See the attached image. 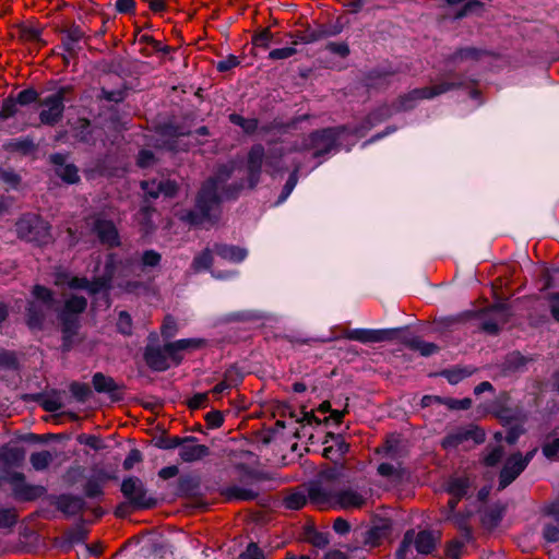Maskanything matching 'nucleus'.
Segmentation results:
<instances>
[{
  "label": "nucleus",
  "mask_w": 559,
  "mask_h": 559,
  "mask_svg": "<svg viewBox=\"0 0 559 559\" xmlns=\"http://www.w3.org/2000/svg\"><path fill=\"white\" fill-rule=\"evenodd\" d=\"M234 170L233 165H218L214 175L202 182L195 194L193 209L185 211L180 219L194 227L204 223L217 224L221 219L223 204L221 188L231 178Z\"/></svg>",
  "instance_id": "1"
},
{
  "label": "nucleus",
  "mask_w": 559,
  "mask_h": 559,
  "mask_svg": "<svg viewBox=\"0 0 559 559\" xmlns=\"http://www.w3.org/2000/svg\"><path fill=\"white\" fill-rule=\"evenodd\" d=\"M88 306L87 299L82 295L72 294L63 305L56 309L58 329L61 334L60 350L63 354L70 353L75 345L83 341L81 336L82 314Z\"/></svg>",
  "instance_id": "2"
},
{
  "label": "nucleus",
  "mask_w": 559,
  "mask_h": 559,
  "mask_svg": "<svg viewBox=\"0 0 559 559\" xmlns=\"http://www.w3.org/2000/svg\"><path fill=\"white\" fill-rule=\"evenodd\" d=\"M350 484V475L344 463L325 464L316 478L306 485V491L311 503L323 507L331 502L336 489Z\"/></svg>",
  "instance_id": "3"
},
{
  "label": "nucleus",
  "mask_w": 559,
  "mask_h": 559,
  "mask_svg": "<svg viewBox=\"0 0 559 559\" xmlns=\"http://www.w3.org/2000/svg\"><path fill=\"white\" fill-rule=\"evenodd\" d=\"M447 80H442L432 86L417 87L407 93L399 95L391 104L394 112H407L415 109L423 99H432L450 91L461 90L466 86V76L454 70L444 74Z\"/></svg>",
  "instance_id": "4"
},
{
  "label": "nucleus",
  "mask_w": 559,
  "mask_h": 559,
  "mask_svg": "<svg viewBox=\"0 0 559 559\" xmlns=\"http://www.w3.org/2000/svg\"><path fill=\"white\" fill-rule=\"evenodd\" d=\"M343 337L362 344L399 341L413 350L412 344L416 343L419 336L412 334L408 331V326L404 325L389 329H348L344 331Z\"/></svg>",
  "instance_id": "5"
},
{
  "label": "nucleus",
  "mask_w": 559,
  "mask_h": 559,
  "mask_svg": "<svg viewBox=\"0 0 559 559\" xmlns=\"http://www.w3.org/2000/svg\"><path fill=\"white\" fill-rule=\"evenodd\" d=\"M15 233L20 240L34 247L41 248L53 242L51 225L38 214H23L15 223Z\"/></svg>",
  "instance_id": "6"
},
{
  "label": "nucleus",
  "mask_w": 559,
  "mask_h": 559,
  "mask_svg": "<svg viewBox=\"0 0 559 559\" xmlns=\"http://www.w3.org/2000/svg\"><path fill=\"white\" fill-rule=\"evenodd\" d=\"M34 300H28L25 307V323L31 331H43L46 322V311L53 308L57 302L55 292L40 284L32 288Z\"/></svg>",
  "instance_id": "7"
},
{
  "label": "nucleus",
  "mask_w": 559,
  "mask_h": 559,
  "mask_svg": "<svg viewBox=\"0 0 559 559\" xmlns=\"http://www.w3.org/2000/svg\"><path fill=\"white\" fill-rule=\"evenodd\" d=\"M347 131V126L326 127L304 136V147L312 151L313 158L324 157L338 150V140Z\"/></svg>",
  "instance_id": "8"
},
{
  "label": "nucleus",
  "mask_w": 559,
  "mask_h": 559,
  "mask_svg": "<svg viewBox=\"0 0 559 559\" xmlns=\"http://www.w3.org/2000/svg\"><path fill=\"white\" fill-rule=\"evenodd\" d=\"M486 412L498 419L503 427L513 423H524L526 419L523 407L519 404H513L512 397L507 391H501L490 401L486 405Z\"/></svg>",
  "instance_id": "9"
},
{
  "label": "nucleus",
  "mask_w": 559,
  "mask_h": 559,
  "mask_svg": "<svg viewBox=\"0 0 559 559\" xmlns=\"http://www.w3.org/2000/svg\"><path fill=\"white\" fill-rule=\"evenodd\" d=\"M71 85L60 86L53 94L39 100V105L45 107L39 112V121L44 126L55 127L64 116L67 94L71 93Z\"/></svg>",
  "instance_id": "10"
},
{
  "label": "nucleus",
  "mask_w": 559,
  "mask_h": 559,
  "mask_svg": "<svg viewBox=\"0 0 559 559\" xmlns=\"http://www.w3.org/2000/svg\"><path fill=\"white\" fill-rule=\"evenodd\" d=\"M120 491L136 510H151L158 503L156 498L147 496L145 484L136 476L124 477L120 485Z\"/></svg>",
  "instance_id": "11"
},
{
  "label": "nucleus",
  "mask_w": 559,
  "mask_h": 559,
  "mask_svg": "<svg viewBox=\"0 0 559 559\" xmlns=\"http://www.w3.org/2000/svg\"><path fill=\"white\" fill-rule=\"evenodd\" d=\"M399 69L389 60H384L373 68L362 71L360 83L368 91H385L393 82Z\"/></svg>",
  "instance_id": "12"
},
{
  "label": "nucleus",
  "mask_w": 559,
  "mask_h": 559,
  "mask_svg": "<svg viewBox=\"0 0 559 559\" xmlns=\"http://www.w3.org/2000/svg\"><path fill=\"white\" fill-rule=\"evenodd\" d=\"M47 500L67 519L81 518L83 512L90 510V504L85 497L73 492L49 493L47 495Z\"/></svg>",
  "instance_id": "13"
},
{
  "label": "nucleus",
  "mask_w": 559,
  "mask_h": 559,
  "mask_svg": "<svg viewBox=\"0 0 559 559\" xmlns=\"http://www.w3.org/2000/svg\"><path fill=\"white\" fill-rule=\"evenodd\" d=\"M467 440H473L476 444H481L486 440V433L483 428L471 424L467 427H457L448 432L440 444L443 450H453Z\"/></svg>",
  "instance_id": "14"
},
{
  "label": "nucleus",
  "mask_w": 559,
  "mask_h": 559,
  "mask_svg": "<svg viewBox=\"0 0 559 559\" xmlns=\"http://www.w3.org/2000/svg\"><path fill=\"white\" fill-rule=\"evenodd\" d=\"M10 485L12 486L13 497L20 501H35L48 495L45 486L27 484L25 475L21 472L11 473Z\"/></svg>",
  "instance_id": "15"
},
{
  "label": "nucleus",
  "mask_w": 559,
  "mask_h": 559,
  "mask_svg": "<svg viewBox=\"0 0 559 559\" xmlns=\"http://www.w3.org/2000/svg\"><path fill=\"white\" fill-rule=\"evenodd\" d=\"M59 34L61 37V44L58 45V48H62V51L69 53L72 57H78L80 51H82V41L87 44L91 39L90 36H86L83 28L75 23L68 27L61 28Z\"/></svg>",
  "instance_id": "16"
},
{
  "label": "nucleus",
  "mask_w": 559,
  "mask_h": 559,
  "mask_svg": "<svg viewBox=\"0 0 559 559\" xmlns=\"http://www.w3.org/2000/svg\"><path fill=\"white\" fill-rule=\"evenodd\" d=\"M91 231L97 237L99 243L107 249H115L121 246L119 230L111 219L103 217L95 218Z\"/></svg>",
  "instance_id": "17"
},
{
  "label": "nucleus",
  "mask_w": 559,
  "mask_h": 559,
  "mask_svg": "<svg viewBox=\"0 0 559 559\" xmlns=\"http://www.w3.org/2000/svg\"><path fill=\"white\" fill-rule=\"evenodd\" d=\"M265 158L264 146L260 143L253 144L247 156L248 188L253 190L259 185L262 174V166Z\"/></svg>",
  "instance_id": "18"
},
{
  "label": "nucleus",
  "mask_w": 559,
  "mask_h": 559,
  "mask_svg": "<svg viewBox=\"0 0 559 559\" xmlns=\"http://www.w3.org/2000/svg\"><path fill=\"white\" fill-rule=\"evenodd\" d=\"M110 258L114 277H128L136 273L139 267V259L136 253L120 255L118 252L109 251L105 254V263H108Z\"/></svg>",
  "instance_id": "19"
},
{
  "label": "nucleus",
  "mask_w": 559,
  "mask_h": 559,
  "mask_svg": "<svg viewBox=\"0 0 559 559\" xmlns=\"http://www.w3.org/2000/svg\"><path fill=\"white\" fill-rule=\"evenodd\" d=\"M64 391L51 389L48 392L29 393L23 395V401L37 403L45 412L56 413L63 407L61 396Z\"/></svg>",
  "instance_id": "20"
},
{
  "label": "nucleus",
  "mask_w": 559,
  "mask_h": 559,
  "mask_svg": "<svg viewBox=\"0 0 559 559\" xmlns=\"http://www.w3.org/2000/svg\"><path fill=\"white\" fill-rule=\"evenodd\" d=\"M49 162L53 166L57 177H59L67 185H76L81 178L79 168L73 163H67V156L62 153H53L49 156Z\"/></svg>",
  "instance_id": "21"
},
{
  "label": "nucleus",
  "mask_w": 559,
  "mask_h": 559,
  "mask_svg": "<svg viewBox=\"0 0 559 559\" xmlns=\"http://www.w3.org/2000/svg\"><path fill=\"white\" fill-rule=\"evenodd\" d=\"M366 504V498L350 488H338L331 497V506L335 509H360Z\"/></svg>",
  "instance_id": "22"
},
{
  "label": "nucleus",
  "mask_w": 559,
  "mask_h": 559,
  "mask_svg": "<svg viewBox=\"0 0 559 559\" xmlns=\"http://www.w3.org/2000/svg\"><path fill=\"white\" fill-rule=\"evenodd\" d=\"M115 277L112 276V264L111 258L108 260V263H104V270L102 275L94 276L92 281H90V286L87 287V293L91 296H96L100 293H104L106 302L109 305V293L112 289Z\"/></svg>",
  "instance_id": "23"
},
{
  "label": "nucleus",
  "mask_w": 559,
  "mask_h": 559,
  "mask_svg": "<svg viewBox=\"0 0 559 559\" xmlns=\"http://www.w3.org/2000/svg\"><path fill=\"white\" fill-rule=\"evenodd\" d=\"M92 384L97 393L108 394L112 402H120L123 400V385L118 384L114 378L96 372L92 377Z\"/></svg>",
  "instance_id": "24"
},
{
  "label": "nucleus",
  "mask_w": 559,
  "mask_h": 559,
  "mask_svg": "<svg viewBox=\"0 0 559 559\" xmlns=\"http://www.w3.org/2000/svg\"><path fill=\"white\" fill-rule=\"evenodd\" d=\"M329 442H332V444L323 448L322 456L333 463H338L337 461L349 451V444L345 441L343 435L334 432H326L322 443L326 444Z\"/></svg>",
  "instance_id": "25"
},
{
  "label": "nucleus",
  "mask_w": 559,
  "mask_h": 559,
  "mask_svg": "<svg viewBox=\"0 0 559 559\" xmlns=\"http://www.w3.org/2000/svg\"><path fill=\"white\" fill-rule=\"evenodd\" d=\"M491 55L492 52L486 48L466 46L456 48L452 53L444 58V61L447 64H457L467 60L479 61L484 57H489Z\"/></svg>",
  "instance_id": "26"
},
{
  "label": "nucleus",
  "mask_w": 559,
  "mask_h": 559,
  "mask_svg": "<svg viewBox=\"0 0 559 559\" xmlns=\"http://www.w3.org/2000/svg\"><path fill=\"white\" fill-rule=\"evenodd\" d=\"M143 359L147 367L156 372H164L170 368L164 347L148 343L144 347Z\"/></svg>",
  "instance_id": "27"
},
{
  "label": "nucleus",
  "mask_w": 559,
  "mask_h": 559,
  "mask_svg": "<svg viewBox=\"0 0 559 559\" xmlns=\"http://www.w3.org/2000/svg\"><path fill=\"white\" fill-rule=\"evenodd\" d=\"M488 312L500 313L503 317L502 323H506L508 321V318L511 314L509 305H507L504 302H498V304L491 305L489 308L465 311V312L459 314L457 317L448 318V319H445L448 321L447 325L449 326L452 323H459V322H464V321L473 319V318H479V317L485 316Z\"/></svg>",
  "instance_id": "28"
},
{
  "label": "nucleus",
  "mask_w": 559,
  "mask_h": 559,
  "mask_svg": "<svg viewBox=\"0 0 559 559\" xmlns=\"http://www.w3.org/2000/svg\"><path fill=\"white\" fill-rule=\"evenodd\" d=\"M524 469L525 467L518 461L514 453L511 454L499 473L498 490L506 489L524 472Z\"/></svg>",
  "instance_id": "29"
},
{
  "label": "nucleus",
  "mask_w": 559,
  "mask_h": 559,
  "mask_svg": "<svg viewBox=\"0 0 559 559\" xmlns=\"http://www.w3.org/2000/svg\"><path fill=\"white\" fill-rule=\"evenodd\" d=\"M84 519L81 516L79 522L74 525V527L64 532L62 537L60 538L58 546L63 551H70L74 545L85 543L88 531L84 528Z\"/></svg>",
  "instance_id": "30"
},
{
  "label": "nucleus",
  "mask_w": 559,
  "mask_h": 559,
  "mask_svg": "<svg viewBox=\"0 0 559 559\" xmlns=\"http://www.w3.org/2000/svg\"><path fill=\"white\" fill-rule=\"evenodd\" d=\"M441 539V532H435L431 530H421L418 533L415 532L413 545L419 555L428 556L431 555L437 544Z\"/></svg>",
  "instance_id": "31"
},
{
  "label": "nucleus",
  "mask_w": 559,
  "mask_h": 559,
  "mask_svg": "<svg viewBox=\"0 0 559 559\" xmlns=\"http://www.w3.org/2000/svg\"><path fill=\"white\" fill-rule=\"evenodd\" d=\"M392 524L386 519H380L364 533V544L370 547L379 546L381 540L391 534Z\"/></svg>",
  "instance_id": "32"
},
{
  "label": "nucleus",
  "mask_w": 559,
  "mask_h": 559,
  "mask_svg": "<svg viewBox=\"0 0 559 559\" xmlns=\"http://www.w3.org/2000/svg\"><path fill=\"white\" fill-rule=\"evenodd\" d=\"M213 251L221 259L231 263H241L248 257L247 249L236 245L215 242L213 245Z\"/></svg>",
  "instance_id": "33"
},
{
  "label": "nucleus",
  "mask_w": 559,
  "mask_h": 559,
  "mask_svg": "<svg viewBox=\"0 0 559 559\" xmlns=\"http://www.w3.org/2000/svg\"><path fill=\"white\" fill-rule=\"evenodd\" d=\"M506 512L507 504L498 501L481 513L480 523L486 530L492 531L500 525Z\"/></svg>",
  "instance_id": "34"
},
{
  "label": "nucleus",
  "mask_w": 559,
  "mask_h": 559,
  "mask_svg": "<svg viewBox=\"0 0 559 559\" xmlns=\"http://www.w3.org/2000/svg\"><path fill=\"white\" fill-rule=\"evenodd\" d=\"M221 496L227 502L253 501L259 497V492L251 488L230 485L221 489Z\"/></svg>",
  "instance_id": "35"
},
{
  "label": "nucleus",
  "mask_w": 559,
  "mask_h": 559,
  "mask_svg": "<svg viewBox=\"0 0 559 559\" xmlns=\"http://www.w3.org/2000/svg\"><path fill=\"white\" fill-rule=\"evenodd\" d=\"M178 448L179 457L186 463L200 461L210 455V448L207 445L195 444V442H182Z\"/></svg>",
  "instance_id": "36"
},
{
  "label": "nucleus",
  "mask_w": 559,
  "mask_h": 559,
  "mask_svg": "<svg viewBox=\"0 0 559 559\" xmlns=\"http://www.w3.org/2000/svg\"><path fill=\"white\" fill-rule=\"evenodd\" d=\"M236 469L241 474L240 481L258 483V481H274L276 476L274 473L263 469H255L247 465L246 463H239L236 465Z\"/></svg>",
  "instance_id": "37"
},
{
  "label": "nucleus",
  "mask_w": 559,
  "mask_h": 559,
  "mask_svg": "<svg viewBox=\"0 0 559 559\" xmlns=\"http://www.w3.org/2000/svg\"><path fill=\"white\" fill-rule=\"evenodd\" d=\"M25 460V450L21 447H2L0 450V461L3 468H12L22 466Z\"/></svg>",
  "instance_id": "38"
},
{
  "label": "nucleus",
  "mask_w": 559,
  "mask_h": 559,
  "mask_svg": "<svg viewBox=\"0 0 559 559\" xmlns=\"http://www.w3.org/2000/svg\"><path fill=\"white\" fill-rule=\"evenodd\" d=\"M198 438L194 436H187V437H178V436H168L166 431H163L160 435L154 436L152 439V443L154 447L162 449V450H171L176 449L181 444L182 442H197Z\"/></svg>",
  "instance_id": "39"
},
{
  "label": "nucleus",
  "mask_w": 559,
  "mask_h": 559,
  "mask_svg": "<svg viewBox=\"0 0 559 559\" xmlns=\"http://www.w3.org/2000/svg\"><path fill=\"white\" fill-rule=\"evenodd\" d=\"M200 488V480L198 477L186 474L181 475L175 485L174 493L177 497H192Z\"/></svg>",
  "instance_id": "40"
},
{
  "label": "nucleus",
  "mask_w": 559,
  "mask_h": 559,
  "mask_svg": "<svg viewBox=\"0 0 559 559\" xmlns=\"http://www.w3.org/2000/svg\"><path fill=\"white\" fill-rule=\"evenodd\" d=\"M3 148L10 153H20L22 155H29L36 151L37 145L34 139L29 135L11 139L3 144Z\"/></svg>",
  "instance_id": "41"
},
{
  "label": "nucleus",
  "mask_w": 559,
  "mask_h": 559,
  "mask_svg": "<svg viewBox=\"0 0 559 559\" xmlns=\"http://www.w3.org/2000/svg\"><path fill=\"white\" fill-rule=\"evenodd\" d=\"M532 359L522 355L519 350H514L506 356L502 362V369L508 373L521 372L525 370L526 365Z\"/></svg>",
  "instance_id": "42"
},
{
  "label": "nucleus",
  "mask_w": 559,
  "mask_h": 559,
  "mask_svg": "<svg viewBox=\"0 0 559 559\" xmlns=\"http://www.w3.org/2000/svg\"><path fill=\"white\" fill-rule=\"evenodd\" d=\"M475 371H476V369L471 366H463V367L454 366L449 369H443L440 372V376L443 377L444 379H447V381L450 384L454 385V384L460 383L464 379L471 377Z\"/></svg>",
  "instance_id": "43"
},
{
  "label": "nucleus",
  "mask_w": 559,
  "mask_h": 559,
  "mask_svg": "<svg viewBox=\"0 0 559 559\" xmlns=\"http://www.w3.org/2000/svg\"><path fill=\"white\" fill-rule=\"evenodd\" d=\"M130 90L131 87L128 82H123L120 88L114 91H109L106 87H100L96 98L98 100L121 104L128 97Z\"/></svg>",
  "instance_id": "44"
},
{
  "label": "nucleus",
  "mask_w": 559,
  "mask_h": 559,
  "mask_svg": "<svg viewBox=\"0 0 559 559\" xmlns=\"http://www.w3.org/2000/svg\"><path fill=\"white\" fill-rule=\"evenodd\" d=\"M300 168H301V165L299 162L294 163V168H293L292 173L289 174V176H288V178H287L276 202H275V205L283 204L288 199V197L292 194L295 187L297 186L298 174L300 171Z\"/></svg>",
  "instance_id": "45"
},
{
  "label": "nucleus",
  "mask_w": 559,
  "mask_h": 559,
  "mask_svg": "<svg viewBox=\"0 0 559 559\" xmlns=\"http://www.w3.org/2000/svg\"><path fill=\"white\" fill-rule=\"evenodd\" d=\"M228 120L234 126L241 128L242 132L247 135L254 134L259 128V120L257 118H245L237 112L230 114Z\"/></svg>",
  "instance_id": "46"
},
{
  "label": "nucleus",
  "mask_w": 559,
  "mask_h": 559,
  "mask_svg": "<svg viewBox=\"0 0 559 559\" xmlns=\"http://www.w3.org/2000/svg\"><path fill=\"white\" fill-rule=\"evenodd\" d=\"M81 496L85 497L86 501L87 499L102 501L105 496L104 486L88 476L83 485V495Z\"/></svg>",
  "instance_id": "47"
},
{
  "label": "nucleus",
  "mask_w": 559,
  "mask_h": 559,
  "mask_svg": "<svg viewBox=\"0 0 559 559\" xmlns=\"http://www.w3.org/2000/svg\"><path fill=\"white\" fill-rule=\"evenodd\" d=\"M415 530H407L395 551V559H416L412 552V545L414 542Z\"/></svg>",
  "instance_id": "48"
},
{
  "label": "nucleus",
  "mask_w": 559,
  "mask_h": 559,
  "mask_svg": "<svg viewBox=\"0 0 559 559\" xmlns=\"http://www.w3.org/2000/svg\"><path fill=\"white\" fill-rule=\"evenodd\" d=\"M263 319V314L258 310H238L225 314L226 322H252Z\"/></svg>",
  "instance_id": "49"
},
{
  "label": "nucleus",
  "mask_w": 559,
  "mask_h": 559,
  "mask_svg": "<svg viewBox=\"0 0 559 559\" xmlns=\"http://www.w3.org/2000/svg\"><path fill=\"white\" fill-rule=\"evenodd\" d=\"M213 249L205 248L200 253H198L192 260V269L194 272L199 273L202 271H210L213 264Z\"/></svg>",
  "instance_id": "50"
},
{
  "label": "nucleus",
  "mask_w": 559,
  "mask_h": 559,
  "mask_svg": "<svg viewBox=\"0 0 559 559\" xmlns=\"http://www.w3.org/2000/svg\"><path fill=\"white\" fill-rule=\"evenodd\" d=\"M377 472L380 476L385 478H392L400 480L405 474V469L402 466V462H397L396 465L388 462H382L378 465Z\"/></svg>",
  "instance_id": "51"
},
{
  "label": "nucleus",
  "mask_w": 559,
  "mask_h": 559,
  "mask_svg": "<svg viewBox=\"0 0 559 559\" xmlns=\"http://www.w3.org/2000/svg\"><path fill=\"white\" fill-rule=\"evenodd\" d=\"M393 115H395L392 104H382L377 108L372 109L367 117L373 123V126H378L379 123L390 119Z\"/></svg>",
  "instance_id": "52"
},
{
  "label": "nucleus",
  "mask_w": 559,
  "mask_h": 559,
  "mask_svg": "<svg viewBox=\"0 0 559 559\" xmlns=\"http://www.w3.org/2000/svg\"><path fill=\"white\" fill-rule=\"evenodd\" d=\"M52 454L49 451L43 450L39 452L32 453L29 456V462L35 471L40 472L48 468V466L52 462Z\"/></svg>",
  "instance_id": "53"
},
{
  "label": "nucleus",
  "mask_w": 559,
  "mask_h": 559,
  "mask_svg": "<svg viewBox=\"0 0 559 559\" xmlns=\"http://www.w3.org/2000/svg\"><path fill=\"white\" fill-rule=\"evenodd\" d=\"M162 262V254L154 249L144 250L139 261L142 271L157 267Z\"/></svg>",
  "instance_id": "54"
},
{
  "label": "nucleus",
  "mask_w": 559,
  "mask_h": 559,
  "mask_svg": "<svg viewBox=\"0 0 559 559\" xmlns=\"http://www.w3.org/2000/svg\"><path fill=\"white\" fill-rule=\"evenodd\" d=\"M542 451L544 456L548 460L559 461V437L549 433L546 438V442L542 447Z\"/></svg>",
  "instance_id": "55"
},
{
  "label": "nucleus",
  "mask_w": 559,
  "mask_h": 559,
  "mask_svg": "<svg viewBox=\"0 0 559 559\" xmlns=\"http://www.w3.org/2000/svg\"><path fill=\"white\" fill-rule=\"evenodd\" d=\"M469 483L466 478H454L449 483L447 488L448 493L453 498L461 500L467 495Z\"/></svg>",
  "instance_id": "56"
},
{
  "label": "nucleus",
  "mask_w": 559,
  "mask_h": 559,
  "mask_svg": "<svg viewBox=\"0 0 559 559\" xmlns=\"http://www.w3.org/2000/svg\"><path fill=\"white\" fill-rule=\"evenodd\" d=\"M69 389H70L72 396L79 403H85L93 394V392L87 383L73 381L70 383Z\"/></svg>",
  "instance_id": "57"
},
{
  "label": "nucleus",
  "mask_w": 559,
  "mask_h": 559,
  "mask_svg": "<svg viewBox=\"0 0 559 559\" xmlns=\"http://www.w3.org/2000/svg\"><path fill=\"white\" fill-rule=\"evenodd\" d=\"M20 362L15 352L0 348V369L17 370Z\"/></svg>",
  "instance_id": "58"
},
{
  "label": "nucleus",
  "mask_w": 559,
  "mask_h": 559,
  "mask_svg": "<svg viewBox=\"0 0 559 559\" xmlns=\"http://www.w3.org/2000/svg\"><path fill=\"white\" fill-rule=\"evenodd\" d=\"M464 548L465 542H461L460 538H453L445 543L444 556L448 559H461Z\"/></svg>",
  "instance_id": "59"
},
{
  "label": "nucleus",
  "mask_w": 559,
  "mask_h": 559,
  "mask_svg": "<svg viewBox=\"0 0 559 559\" xmlns=\"http://www.w3.org/2000/svg\"><path fill=\"white\" fill-rule=\"evenodd\" d=\"M20 37L25 41L38 43L46 45L41 39V29L31 25H22L19 28Z\"/></svg>",
  "instance_id": "60"
},
{
  "label": "nucleus",
  "mask_w": 559,
  "mask_h": 559,
  "mask_svg": "<svg viewBox=\"0 0 559 559\" xmlns=\"http://www.w3.org/2000/svg\"><path fill=\"white\" fill-rule=\"evenodd\" d=\"M132 325L133 321L131 318V314L122 310L118 313V320H117V332L124 335V336H131L132 335Z\"/></svg>",
  "instance_id": "61"
},
{
  "label": "nucleus",
  "mask_w": 559,
  "mask_h": 559,
  "mask_svg": "<svg viewBox=\"0 0 559 559\" xmlns=\"http://www.w3.org/2000/svg\"><path fill=\"white\" fill-rule=\"evenodd\" d=\"M140 187L144 193L145 202L150 200H156L159 195V182L156 179L142 180Z\"/></svg>",
  "instance_id": "62"
},
{
  "label": "nucleus",
  "mask_w": 559,
  "mask_h": 559,
  "mask_svg": "<svg viewBox=\"0 0 559 559\" xmlns=\"http://www.w3.org/2000/svg\"><path fill=\"white\" fill-rule=\"evenodd\" d=\"M20 106H28L33 103H39V93L34 87L22 90L15 97Z\"/></svg>",
  "instance_id": "63"
},
{
  "label": "nucleus",
  "mask_w": 559,
  "mask_h": 559,
  "mask_svg": "<svg viewBox=\"0 0 559 559\" xmlns=\"http://www.w3.org/2000/svg\"><path fill=\"white\" fill-rule=\"evenodd\" d=\"M264 551L254 542H250L237 559H264Z\"/></svg>",
  "instance_id": "64"
}]
</instances>
